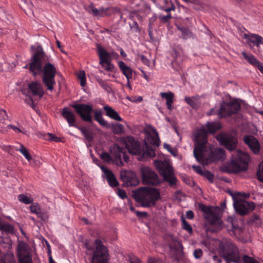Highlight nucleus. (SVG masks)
Segmentation results:
<instances>
[{
    "mask_svg": "<svg viewBox=\"0 0 263 263\" xmlns=\"http://www.w3.org/2000/svg\"><path fill=\"white\" fill-rule=\"evenodd\" d=\"M1 230L9 233H12L14 231L13 227L8 223H4Z\"/></svg>",
    "mask_w": 263,
    "mask_h": 263,
    "instance_id": "37998d69",
    "label": "nucleus"
},
{
    "mask_svg": "<svg viewBox=\"0 0 263 263\" xmlns=\"http://www.w3.org/2000/svg\"><path fill=\"white\" fill-rule=\"evenodd\" d=\"M124 142L129 153L139 156V160L144 161L156 156L154 149L145 141L141 145L138 140L129 136L125 138Z\"/></svg>",
    "mask_w": 263,
    "mask_h": 263,
    "instance_id": "7ed1b4c3",
    "label": "nucleus"
},
{
    "mask_svg": "<svg viewBox=\"0 0 263 263\" xmlns=\"http://www.w3.org/2000/svg\"><path fill=\"white\" fill-rule=\"evenodd\" d=\"M85 139L88 141V142H91L93 139V136L92 133L88 130L87 132L84 135Z\"/></svg>",
    "mask_w": 263,
    "mask_h": 263,
    "instance_id": "6e6d98bb",
    "label": "nucleus"
},
{
    "mask_svg": "<svg viewBox=\"0 0 263 263\" xmlns=\"http://www.w3.org/2000/svg\"><path fill=\"white\" fill-rule=\"evenodd\" d=\"M103 109L106 112V115L110 118L118 121H122V119L119 116L118 113L115 111L112 107L106 105L103 107Z\"/></svg>",
    "mask_w": 263,
    "mask_h": 263,
    "instance_id": "393cba45",
    "label": "nucleus"
},
{
    "mask_svg": "<svg viewBox=\"0 0 263 263\" xmlns=\"http://www.w3.org/2000/svg\"><path fill=\"white\" fill-rule=\"evenodd\" d=\"M8 127L10 129H13L16 133H23V130L21 128L14 125L10 124L8 125Z\"/></svg>",
    "mask_w": 263,
    "mask_h": 263,
    "instance_id": "680f3d73",
    "label": "nucleus"
},
{
    "mask_svg": "<svg viewBox=\"0 0 263 263\" xmlns=\"http://www.w3.org/2000/svg\"><path fill=\"white\" fill-rule=\"evenodd\" d=\"M220 128V125L219 123H214V122H209L207 123L205 127H203L202 128L199 129L195 136V137L197 136L198 133L201 130H205L208 134L209 133H214L216 131L219 129Z\"/></svg>",
    "mask_w": 263,
    "mask_h": 263,
    "instance_id": "a878e982",
    "label": "nucleus"
},
{
    "mask_svg": "<svg viewBox=\"0 0 263 263\" xmlns=\"http://www.w3.org/2000/svg\"><path fill=\"white\" fill-rule=\"evenodd\" d=\"M164 148L167 149L170 153L173 155H176V151L172 148L171 146L167 143H164L163 145Z\"/></svg>",
    "mask_w": 263,
    "mask_h": 263,
    "instance_id": "5fc2aeb1",
    "label": "nucleus"
},
{
    "mask_svg": "<svg viewBox=\"0 0 263 263\" xmlns=\"http://www.w3.org/2000/svg\"><path fill=\"white\" fill-rule=\"evenodd\" d=\"M129 261L130 263H141L139 258L135 256L130 257Z\"/></svg>",
    "mask_w": 263,
    "mask_h": 263,
    "instance_id": "338daca9",
    "label": "nucleus"
},
{
    "mask_svg": "<svg viewBox=\"0 0 263 263\" xmlns=\"http://www.w3.org/2000/svg\"><path fill=\"white\" fill-rule=\"evenodd\" d=\"M77 77L80 81L81 85L83 87L85 86L86 84V78L85 72L84 71H80Z\"/></svg>",
    "mask_w": 263,
    "mask_h": 263,
    "instance_id": "a19ab883",
    "label": "nucleus"
},
{
    "mask_svg": "<svg viewBox=\"0 0 263 263\" xmlns=\"http://www.w3.org/2000/svg\"><path fill=\"white\" fill-rule=\"evenodd\" d=\"M249 155L241 151H236L232 156L231 161L225 165L227 172L239 173L245 172L248 168Z\"/></svg>",
    "mask_w": 263,
    "mask_h": 263,
    "instance_id": "0eeeda50",
    "label": "nucleus"
},
{
    "mask_svg": "<svg viewBox=\"0 0 263 263\" xmlns=\"http://www.w3.org/2000/svg\"><path fill=\"white\" fill-rule=\"evenodd\" d=\"M160 143L158 133L156 132V136L152 137V143L153 145L159 146Z\"/></svg>",
    "mask_w": 263,
    "mask_h": 263,
    "instance_id": "3c124183",
    "label": "nucleus"
},
{
    "mask_svg": "<svg viewBox=\"0 0 263 263\" xmlns=\"http://www.w3.org/2000/svg\"><path fill=\"white\" fill-rule=\"evenodd\" d=\"M192 168H193V170L198 174L202 175L203 172L202 170V168L201 167V166H196V165H193L192 166Z\"/></svg>",
    "mask_w": 263,
    "mask_h": 263,
    "instance_id": "bf43d9fd",
    "label": "nucleus"
},
{
    "mask_svg": "<svg viewBox=\"0 0 263 263\" xmlns=\"http://www.w3.org/2000/svg\"><path fill=\"white\" fill-rule=\"evenodd\" d=\"M167 13V14L166 15L162 14H159L158 15V18L161 23H168L172 19V16L170 12Z\"/></svg>",
    "mask_w": 263,
    "mask_h": 263,
    "instance_id": "c9c22d12",
    "label": "nucleus"
},
{
    "mask_svg": "<svg viewBox=\"0 0 263 263\" xmlns=\"http://www.w3.org/2000/svg\"><path fill=\"white\" fill-rule=\"evenodd\" d=\"M112 131L116 134L121 135L124 133V127L121 124L116 123L112 127Z\"/></svg>",
    "mask_w": 263,
    "mask_h": 263,
    "instance_id": "f704fd0d",
    "label": "nucleus"
},
{
    "mask_svg": "<svg viewBox=\"0 0 263 263\" xmlns=\"http://www.w3.org/2000/svg\"><path fill=\"white\" fill-rule=\"evenodd\" d=\"M203 255V252L201 249H198L194 251V256L195 258L199 259Z\"/></svg>",
    "mask_w": 263,
    "mask_h": 263,
    "instance_id": "864d4df0",
    "label": "nucleus"
},
{
    "mask_svg": "<svg viewBox=\"0 0 263 263\" xmlns=\"http://www.w3.org/2000/svg\"><path fill=\"white\" fill-rule=\"evenodd\" d=\"M160 96L162 98L166 99L167 108L168 110L172 111L173 109V98L174 97V93L170 91L168 92H161Z\"/></svg>",
    "mask_w": 263,
    "mask_h": 263,
    "instance_id": "bb28decb",
    "label": "nucleus"
},
{
    "mask_svg": "<svg viewBox=\"0 0 263 263\" xmlns=\"http://www.w3.org/2000/svg\"><path fill=\"white\" fill-rule=\"evenodd\" d=\"M140 60L142 61V62L146 65H148L149 63V60L144 55L141 54L139 56Z\"/></svg>",
    "mask_w": 263,
    "mask_h": 263,
    "instance_id": "13d9d810",
    "label": "nucleus"
},
{
    "mask_svg": "<svg viewBox=\"0 0 263 263\" xmlns=\"http://www.w3.org/2000/svg\"><path fill=\"white\" fill-rule=\"evenodd\" d=\"M200 99V96L196 95L192 97H185L184 100L186 103L191 106L194 109H196L198 107V101Z\"/></svg>",
    "mask_w": 263,
    "mask_h": 263,
    "instance_id": "7c9ffc66",
    "label": "nucleus"
},
{
    "mask_svg": "<svg viewBox=\"0 0 263 263\" xmlns=\"http://www.w3.org/2000/svg\"><path fill=\"white\" fill-rule=\"evenodd\" d=\"M22 92L23 94L27 96V98L25 99V102L29 105L32 108H34L35 105L33 102V100L32 98L31 95L26 93V90H22Z\"/></svg>",
    "mask_w": 263,
    "mask_h": 263,
    "instance_id": "58836bf2",
    "label": "nucleus"
},
{
    "mask_svg": "<svg viewBox=\"0 0 263 263\" xmlns=\"http://www.w3.org/2000/svg\"><path fill=\"white\" fill-rule=\"evenodd\" d=\"M142 182L144 184L157 185L160 183L157 174L148 167H143L140 170Z\"/></svg>",
    "mask_w": 263,
    "mask_h": 263,
    "instance_id": "f8f14e48",
    "label": "nucleus"
},
{
    "mask_svg": "<svg viewBox=\"0 0 263 263\" xmlns=\"http://www.w3.org/2000/svg\"><path fill=\"white\" fill-rule=\"evenodd\" d=\"M62 116L67 121L69 126H77L76 124V115L71 110L67 107H64L62 111Z\"/></svg>",
    "mask_w": 263,
    "mask_h": 263,
    "instance_id": "6ab92c4d",
    "label": "nucleus"
},
{
    "mask_svg": "<svg viewBox=\"0 0 263 263\" xmlns=\"http://www.w3.org/2000/svg\"><path fill=\"white\" fill-rule=\"evenodd\" d=\"M97 52L99 55L100 64H106L108 65L110 61V55L109 52L105 50L101 45L97 44Z\"/></svg>",
    "mask_w": 263,
    "mask_h": 263,
    "instance_id": "4be33fe9",
    "label": "nucleus"
},
{
    "mask_svg": "<svg viewBox=\"0 0 263 263\" xmlns=\"http://www.w3.org/2000/svg\"><path fill=\"white\" fill-rule=\"evenodd\" d=\"M198 209L203 213L204 219L211 225H221L222 222L218 207L207 206L203 203H199Z\"/></svg>",
    "mask_w": 263,
    "mask_h": 263,
    "instance_id": "1a4fd4ad",
    "label": "nucleus"
},
{
    "mask_svg": "<svg viewBox=\"0 0 263 263\" xmlns=\"http://www.w3.org/2000/svg\"><path fill=\"white\" fill-rule=\"evenodd\" d=\"M194 217V214L192 211L189 210L186 212V217L187 219H193Z\"/></svg>",
    "mask_w": 263,
    "mask_h": 263,
    "instance_id": "e2e57ef3",
    "label": "nucleus"
},
{
    "mask_svg": "<svg viewBox=\"0 0 263 263\" xmlns=\"http://www.w3.org/2000/svg\"><path fill=\"white\" fill-rule=\"evenodd\" d=\"M97 81L101 87H102L106 91H109V90H110V87L107 84L106 81L103 80L101 79H98Z\"/></svg>",
    "mask_w": 263,
    "mask_h": 263,
    "instance_id": "c03bdc74",
    "label": "nucleus"
},
{
    "mask_svg": "<svg viewBox=\"0 0 263 263\" xmlns=\"http://www.w3.org/2000/svg\"><path fill=\"white\" fill-rule=\"evenodd\" d=\"M162 3L161 9L168 13L171 11H175L176 7L172 0H160Z\"/></svg>",
    "mask_w": 263,
    "mask_h": 263,
    "instance_id": "cd10ccee",
    "label": "nucleus"
},
{
    "mask_svg": "<svg viewBox=\"0 0 263 263\" xmlns=\"http://www.w3.org/2000/svg\"><path fill=\"white\" fill-rule=\"evenodd\" d=\"M154 165L165 181L169 182L171 186L176 184V178L174 177L173 168L168 163L156 160L154 161Z\"/></svg>",
    "mask_w": 263,
    "mask_h": 263,
    "instance_id": "9d476101",
    "label": "nucleus"
},
{
    "mask_svg": "<svg viewBox=\"0 0 263 263\" xmlns=\"http://www.w3.org/2000/svg\"><path fill=\"white\" fill-rule=\"evenodd\" d=\"M26 93L33 96H39L41 98L44 94V89L42 84L37 81H32L28 84Z\"/></svg>",
    "mask_w": 263,
    "mask_h": 263,
    "instance_id": "dca6fc26",
    "label": "nucleus"
},
{
    "mask_svg": "<svg viewBox=\"0 0 263 263\" xmlns=\"http://www.w3.org/2000/svg\"><path fill=\"white\" fill-rule=\"evenodd\" d=\"M45 139L47 140H50L55 142L60 141L59 138L57 137L54 135L49 133L46 135Z\"/></svg>",
    "mask_w": 263,
    "mask_h": 263,
    "instance_id": "8fccbe9b",
    "label": "nucleus"
},
{
    "mask_svg": "<svg viewBox=\"0 0 263 263\" xmlns=\"http://www.w3.org/2000/svg\"><path fill=\"white\" fill-rule=\"evenodd\" d=\"M202 176L205 177L211 182L213 181V175L209 171H204Z\"/></svg>",
    "mask_w": 263,
    "mask_h": 263,
    "instance_id": "603ef678",
    "label": "nucleus"
},
{
    "mask_svg": "<svg viewBox=\"0 0 263 263\" xmlns=\"http://www.w3.org/2000/svg\"><path fill=\"white\" fill-rule=\"evenodd\" d=\"M133 196L135 200L141 203L142 206L144 208L155 206L157 201L160 198L159 190L149 187L138 189L134 192Z\"/></svg>",
    "mask_w": 263,
    "mask_h": 263,
    "instance_id": "20e7f679",
    "label": "nucleus"
},
{
    "mask_svg": "<svg viewBox=\"0 0 263 263\" xmlns=\"http://www.w3.org/2000/svg\"><path fill=\"white\" fill-rule=\"evenodd\" d=\"M0 263H16L12 253H7L5 254L0 253Z\"/></svg>",
    "mask_w": 263,
    "mask_h": 263,
    "instance_id": "2f4dec72",
    "label": "nucleus"
},
{
    "mask_svg": "<svg viewBox=\"0 0 263 263\" xmlns=\"http://www.w3.org/2000/svg\"><path fill=\"white\" fill-rule=\"evenodd\" d=\"M8 118L7 115L5 110L0 108V123H4V121Z\"/></svg>",
    "mask_w": 263,
    "mask_h": 263,
    "instance_id": "09e8293b",
    "label": "nucleus"
},
{
    "mask_svg": "<svg viewBox=\"0 0 263 263\" xmlns=\"http://www.w3.org/2000/svg\"><path fill=\"white\" fill-rule=\"evenodd\" d=\"M234 207L238 214L243 216L252 212L255 208V204L252 201L239 200L234 202Z\"/></svg>",
    "mask_w": 263,
    "mask_h": 263,
    "instance_id": "ddd939ff",
    "label": "nucleus"
},
{
    "mask_svg": "<svg viewBox=\"0 0 263 263\" xmlns=\"http://www.w3.org/2000/svg\"><path fill=\"white\" fill-rule=\"evenodd\" d=\"M101 168L102 172L105 174L106 179L109 185L111 187H116L118 186L119 182L116 179V177L113 173L104 166H101Z\"/></svg>",
    "mask_w": 263,
    "mask_h": 263,
    "instance_id": "412c9836",
    "label": "nucleus"
},
{
    "mask_svg": "<svg viewBox=\"0 0 263 263\" xmlns=\"http://www.w3.org/2000/svg\"><path fill=\"white\" fill-rule=\"evenodd\" d=\"M245 39L248 42V45L251 49L253 46H256L258 48L257 51L260 52L259 48L261 45H263V37L256 34H251L244 35Z\"/></svg>",
    "mask_w": 263,
    "mask_h": 263,
    "instance_id": "a211bd4d",
    "label": "nucleus"
},
{
    "mask_svg": "<svg viewBox=\"0 0 263 263\" xmlns=\"http://www.w3.org/2000/svg\"><path fill=\"white\" fill-rule=\"evenodd\" d=\"M194 155L200 164L208 165L212 161L223 160L226 157L225 151L221 148L213 150L212 146L208 143L207 133L205 130H201L195 137Z\"/></svg>",
    "mask_w": 263,
    "mask_h": 263,
    "instance_id": "f03ea898",
    "label": "nucleus"
},
{
    "mask_svg": "<svg viewBox=\"0 0 263 263\" xmlns=\"http://www.w3.org/2000/svg\"><path fill=\"white\" fill-rule=\"evenodd\" d=\"M181 222L182 229L186 231L190 234H192L193 232L192 228L183 216L181 217Z\"/></svg>",
    "mask_w": 263,
    "mask_h": 263,
    "instance_id": "ea45409f",
    "label": "nucleus"
},
{
    "mask_svg": "<svg viewBox=\"0 0 263 263\" xmlns=\"http://www.w3.org/2000/svg\"><path fill=\"white\" fill-rule=\"evenodd\" d=\"M101 158L105 162H110L111 161L112 159L110 155L106 153L103 152L101 155Z\"/></svg>",
    "mask_w": 263,
    "mask_h": 263,
    "instance_id": "de8ad7c7",
    "label": "nucleus"
},
{
    "mask_svg": "<svg viewBox=\"0 0 263 263\" xmlns=\"http://www.w3.org/2000/svg\"><path fill=\"white\" fill-rule=\"evenodd\" d=\"M157 17L156 15H154L152 17L149 18L148 27H152L154 23L156 21Z\"/></svg>",
    "mask_w": 263,
    "mask_h": 263,
    "instance_id": "052dcab7",
    "label": "nucleus"
},
{
    "mask_svg": "<svg viewBox=\"0 0 263 263\" xmlns=\"http://www.w3.org/2000/svg\"><path fill=\"white\" fill-rule=\"evenodd\" d=\"M130 30L133 32H139L140 31V28L138 25L137 22L134 21L132 24H129Z\"/></svg>",
    "mask_w": 263,
    "mask_h": 263,
    "instance_id": "49530a36",
    "label": "nucleus"
},
{
    "mask_svg": "<svg viewBox=\"0 0 263 263\" xmlns=\"http://www.w3.org/2000/svg\"><path fill=\"white\" fill-rule=\"evenodd\" d=\"M219 108L218 109L212 108L211 109L209 112L208 113V115L209 116L216 115L217 114L219 116L218 111Z\"/></svg>",
    "mask_w": 263,
    "mask_h": 263,
    "instance_id": "0e129e2a",
    "label": "nucleus"
},
{
    "mask_svg": "<svg viewBox=\"0 0 263 263\" xmlns=\"http://www.w3.org/2000/svg\"><path fill=\"white\" fill-rule=\"evenodd\" d=\"M18 263H32V255L28 246L25 243H20L17 247Z\"/></svg>",
    "mask_w": 263,
    "mask_h": 263,
    "instance_id": "2eb2a0df",
    "label": "nucleus"
},
{
    "mask_svg": "<svg viewBox=\"0 0 263 263\" xmlns=\"http://www.w3.org/2000/svg\"><path fill=\"white\" fill-rule=\"evenodd\" d=\"M118 195L121 198L123 199L127 197V195L125 191L122 189L118 190Z\"/></svg>",
    "mask_w": 263,
    "mask_h": 263,
    "instance_id": "4d7b16f0",
    "label": "nucleus"
},
{
    "mask_svg": "<svg viewBox=\"0 0 263 263\" xmlns=\"http://www.w3.org/2000/svg\"><path fill=\"white\" fill-rule=\"evenodd\" d=\"M16 150L19 151L28 161L31 160V156L23 145L21 144L20 148L16 149Z\"/></svg>",
    "mask_w": 263,
    "mask_h": 263,
    "instance_id": "4c0bfd02",
    "label": "nucleus"
},
{
    "mask_svg": "<svg viewBox=\"0 0 263 263\" xmlns=\"http://www.w3.org/2000/svg\"><path fill=\"white\" fill-rule=\"evenodd\" d=\"M101 125L104 127H107L108 126V123L106 121H105L103 118L100 119L99 121H97Z\"/></svg>",
    "mask_w": 263,
    "mask_h": 263,
    "instance_id": "774afa93",
    "label": "nucleus"
},
{
    "mask_svg": "<svg viewBox=\"0 0 263 263\" xmlns=\"http://www.w3.org/2000/svg\"><path fill=\"white\" fill-rule=\"evenodd\" d=\"M136 215L139 217H145L147 216V213L145 212L135 211Z\"/></svg>",
    "mask_w": 263,
    "mask_h": 263,
    "instance_id": "69168bd1",
    "label": "nucleus"
},
{
    "mask_svg": "<svg viewBox=\"0 0 263 263\" xmlns=\"http://www.w3.org/2000/svg\"><path fill=\"white\" fill-rule=\"evenodd\" d=\"M240 104L237 100L223 102L219 107V118H222L237 113L240 109Z\"/></svg>",
    "mask_w": 263,
    "mask_h": 263,
    "instance_id": "9b49d317",
    "label": "nucleus"
},
{
    "mask_svg": "<svg viewBox=\"0 0 263 263\" xmlns=\"http://www.w3.org/2000/svg\"><path fill=\"white\" fill-rule=\"evenodd\" d=\"M256 175L258 180L263 182V161L258 166Z\"/></svg>",
    "mask_w": 263,
    "mask_h": 263,
    "instance_id": "79ce46f5",
    "label": "nucleus"
},
{
    "mask_svg": "<svg viewBox=\"0 0 263 263\" xmlns=\"http://www.w3.org/2000/svg\"><path fill=\"white\" fill-rule=\"evenodd\" d=\"M218 251L227 263H241L239 250L231 239L223 238L220 240Z\"/></svg>",
    "mask_w": 263,
    "mask_h": 263,
    "instance_id": "39448f33",
    "label": "nucleus"
},
{
    "mask_svg": "<svg viewBox=\"0 0 263 263\" xmlns=\"http://www.w3.org/2000/svg\"><path fill=\"white\" fill-rule=\"evenodd\" d=\"M18 200L26 204H29L32 203L33 200L32 198L28 197L24 194H20L18 196Z\"/></svg>",
    "mask_w": 263,
    "mask_h": 263,
    "instance_id": "e433bc0d",
    "label": "nucleus"
},
{
    "mask_svg": "<svg viewBox=\"0 0 263 263\" xmlns=\"http://www.w3.org/2000/svg\"><path fill=\"white\" fill-rule=\"evenodd\" d=\"M114 152L116 153L115 157L117 160H118L120 163L122 165L121 161L122 157H123L125 161H127L128 157L126 156L124 153V149L122 147L118 145L115 147Z\"/></svg>",
    "mask_w": 263,
    "mask_h": 263,
    "instance_id": "c756f323",
    "label": "nucleus"
},
{
    "mask_svg": "<svg viewBox=\"0 0 263 263\" xmlns=\"http://www.w3.org/2000/svg\"><path fill=\"white\" fill-rule=\"evenodd\" d=\"M221 144L224 146L226 148L230 151H233L236 146V141L235 139L232 137H227L225 136H221L218 138Z\"/></svg>",
    "mask_w": 263,
    "mask_h": 263,
    "instance_id": "aec40b11",
    "label": "nucleus"
},
{
    "mask_svg": "<svg viewBox=\"0 0 263 263\" xmlns=\"http://www.w3.org/2000/svg\"><path fill=\"white\" fill-rule=\"evenodd\" d=\"M243 141L250 150L255 154L259 152L260 146L258 140L252 135H246L243 137Z\"/></svg>",
    "mask_w": 263,
    "mask_h": 263,
    "instance_id": "f3484780",
    "label": "nucleus"
},
{
    "mask_svg": "<svg viewBox=\"0 0 263 263\" xmlns=\"http://www.w3.org/2000/svg\"><path fill=\"white\" fill-rule=\"evenodd\" d=\"M177 29L181 32V35L183 39L187 40L193 36L192 32L187 28L177 26Z\"/></svg>",
    "mask_w": 263,
    "mask_h": 263,
    "instance_id": "72a5a7b5",
    "label": "nucleus"
},
{
    "mask_svg": "<svg viewBox=\"0 0 263 263\" xmlns=\"http://www.w3.org/2000/svg\"><path fill=\"white\" fill-rule=\"evenodd\" d=\"M95 248L88 242L85 243L86 254L92 255L91 263H107L109 254L107 248L99 239L94 242Z\"/></svg>",
    "mask_w": 263,
    "mask_h": 263,
    "instance_id": "423d86ee",
    "label": "nucleus"
},
{
    "mask_svg": "<svg viewBox=\"0 0 263 263\" xmlns=\"http://www.w3.org/2000/svg\"><path fill=\"white\" fill-rule=\"evenodd\" d=\"M121 179H124V181H126L128 185H135V183H137V179L136 178V175L134 173H126L124 176H123V172L121 174Z\"/></svg>",
    "mask_w": 263,
    "mask_h": 263,
    "instance_id": "c85d7f7f",
    "label": "nucleus"
},
{
    "mask_svg": "<svg viewBox=\"0 0 263 263\" xmlns=\"http://www.w3.org/2000/svg\"><path fill=\"white\" fill-rule=\"evenodd\" d=\"M86 10L94 16L104 17L105 16H109L112 14L119 11L118 9L113 7L100 8L97 9L93 5L88 6Z\"/></svg>",
    "mask_w": 263,
    "mask_h": 263,
    "instance_id": "4468645a",
    "label": "nucleus"
},
{
    "mask_svg": "<svg viewBox=\"0 0 263 263\" xmlns=\"http://www.w3.org/2000/svg\"><path fill=\"white\" fill-rule=\"evenodd\" d=\"M29 71L33 76H42V82L47 90L52 91L55 85L57 73L54 65L50 63L49 57L43 51L41 46H37L33 54L29 64Z\"/></svg>",
    "mask_w": 263,
    "mask_h": 263,
    "instance_id": "f257e3e1",
    "label": "nucleus"
},
{
    "mask_svg": "<svg viewBox=\"0 0 263 263\" xmlns=\"http://www.w3.org/2000/svg\"><path fill=\"white\" fill-rule=\"evenodd\" d=\"M29 208L31 212L35 214L38 218H41L42 220L44 221L46 220V215L42 211V210L39 204L37 203H32Z\"/></svg>",
    "mask_w": 263,
    "mask_h": 263,
    "instance_id": "5701e85b",
    "label": "nucleus"
},
{
    "mask_svg": "<svg viewBox=\"0 0 263 263\" xmlns=\"http://www.w3.org/2000/svg\"><path fill=\"white\" fill-rule=\"evenodd\" d=\"M243 263H259L258 261L254 259L253 257H250L247 255L243 256L241 261Z\"/></svg>",
    "mask_w": 263,
    "mask_h": 263,
    "instance_id": "a18cd8bd",
    "label": "nucleus"
},
{
    "mask_svg": "<svg viewBox=\"0 0 263 263\" xmlns=\"http://www.w3.org/2000/svg\"><path fill=\"white\" fill-rule=\"evenodd\" d=\"M70 106L74 109L75 112L83 121L88 123L91 124L92 122V112L94 113V119L96 121L103 118L101 111L94 110L90 105L74 102L70 104Z\"/></svg>",
    "mask_w": 263,
    "mask_h": 263,
    "instance_id": "6e6552de",
    "label": "nucleus"
},
{
    "mask_svg": "<svg viewBox=\"0 0 263 263\" xmlns=\"http://www.w3.org/2000/svg\"><path fill=\"white\" fill-rule=\"evenodd\" d=\"M242 55L245 60L254 67L260 62L251 53H247L243 51L242 52Z\"/></svg>",
    "mask_w": 263,
    "mask_h": 263,
    "instance_id": "473e14b6",
    "label": "nucleus"
},
{
    "mask_svg": "<svg viewBox=\"0 0 263 263\" xmlns=\"http://www.w3.org/2000/svg\"><path fill=\"white\" fill-rule=\"evenodd\" d=\"M118 66L122 73L125 76L127 80L132 78L133 70L130 67L127 66L124 62L122 61L118 62Z\"/></svg>",
    "mask_w": 263,
    "mask_h": 263,
    "instance_id": "b1692460",
    "label": "nucleus"
}]
</instances>
